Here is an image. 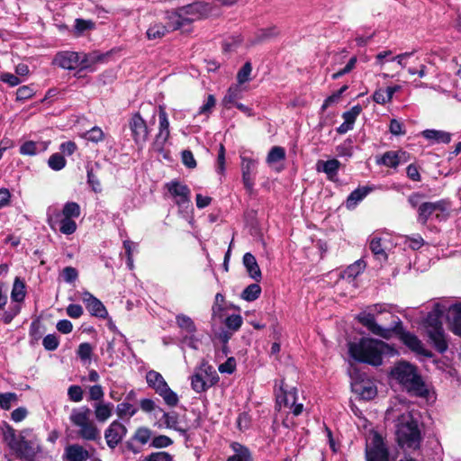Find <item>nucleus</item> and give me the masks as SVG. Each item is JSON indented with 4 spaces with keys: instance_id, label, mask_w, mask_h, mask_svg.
I'll use <instances>...</instances> for the list:
<instances>
[{
    "instance_id": "obj_1",
    "label": "nucleus",
    "mask_w": 461,
    "mask_h": 461,
    "mask_svg": "<svg viewBox=\"0 0 461 461\" xmlns=\"http://www.w3.org/2000/svg\"><path fill=\"white\" fill-rule=\"evenodd\" d=\"M386 419L396 422V438L402 447L412 449L419 447L420 433L417 421L405 402L395 398L386 411Z\"/></svg>"
},
{
    "instance_id": "obj_2",
    "label": "nucleus",
    "mask_w": 461,
    "mask_h": 461,
    "mask_svg": "<svg viewBox=\"0 0 461 461\" xmlns=\"http://www.w3.org/2000/svg\"><path fill=\"white\" fill-rule=\"evenodd\" d=\"M357 321L373 334L380 336L384 339H389L393 331H398L400 333V339L402 343L407 346L411 350L422 355L430 357V354L427 349L424 348L422 342L414 334L403 331L402 323L399 321L396 326L393 328H383L376 323L375 317L370 312H361L357 316Z\"/></svg>"
},
{
    "instance_id": "obj_3",
    "label": "nucleus",
    "mask_w": 461,
    "mask_h": 461,
    "mask_svg": "<svg viewBox=\"0 0 461 461\" xmlns=\"http://www.w3.org/2000/svg\"><path fill=\"white\" fill-rule=\"evenodd\" d=\"M390 377L411 395L418 397L428 395L429 391L417 368L408 362L396 363L390 371Z\"/></svg>"
},
{
    "instance_id": "obj_4",
    "label": "nucleus",
    "mask_w": 461,
    "mask_h": 461,
    "mask_svg": "<svg viewBox=\"0 0 461 461\" xmlns=\"http://www.w3.org/2000/svg\"><path fill=\"white\" fill-rule=\"evenodd\" d=\"M391 348L384 341L363 338L357 342L348 343V353L358 362L372 366L382 365V356L388 353Z\"/></svg>"
},
{
    "instance_id": "obj_5",
    "label": "nucleus",
    "mask_w": 461,
    "mask_h": 461,
    "mask_svg": "<svg viewBox=\"0 0 461 461\" xmlns=\"http://www.w3.org/2000/svg\"><path fill=\"white\" fill-rule=\"evenodd\" d=\"M447 311V304L446 303H437L434 304L433 310L428 313V316L424 321V327L429 341L440 353L445 352L448 347L446 334L440 321L443 313Z\"/></svg>"
},
{
    "instance_id": "obj_6",
    "label": "nucleus",
    "mask_w": 461,
    "mask_h": 461,
    "mask_svg": "<svg viewBox=\"0 0 461 461\" xmlns=\"http://www.w3.org/2000/svg\"><path fill=\"white\" fill-rule=\"evenodd\" d=\"M68 420L77 429V435L87 441H96L101 438L100 429L92 418V411L86 405L71 410Z\"/></svg>"
},
{
    "instance_id": "obj_7",
    "label": "nucleus",
    "mask_w": 461,
    "mask_h": 461,
    "mask_svg": "<svg viewBox=\"0 0 461 461\" xmlns=\"http://www.w3.org/2000/svg\"><path fill=\"white\" fill-rule=\"evenodd\" d=\"M101 56L95 53L60 51L56 54L53 63L63 69L73 70L77 68L86 69L101 60Z\"/></svg>"
},
{
    "instance_id": "obj_8",
    "label": "nucleus",
    "mask_w": 461,
    "mask_h": 461,
    "mask_svg": "<svg viewBox=\"0 0 461 461\" xmlns=\"http://www.w3.org/2000/svg\"><path fill=\"white\" fill-rule=\"evenodd\" d=\"M14 451L23 461H35L37 455L41 452L40 439L32 429H23L20 433Z\"/></svg>"
},
{
    "instance_id": "obj_9",
    "label": "nucleus",
    "mask_w": 461,
    "mask_h": 461,
    "mask_svg": "<svg viewBox=\"0 0 461 461\" xmlns=\"http://www.w3.org/2000/svg\"><path fill=\"white\" fill-rule=\"evenodd\" d=\"M146 380L149 386L155 390L168 406L174 407L178 403L177 394L169 388L160 373L150 370L146 375Z\"/></svg>"
},
{
    "instance_id": "obj_10",
    "label": "nucleus",
    "mask_w": 461,
    "mask_h": 461,
    "mask_svg": "<svg viewBox=\"0 0 461 461\" xmlns=\"http://www.w3.org/2000/svg\"><path fill=\"white\" fill-rule=\"evenodd\" d=\"M219 380L218 375L212 366L203 363L191 377V386L196 393H203L214 385Z\"/></svg>"
},
{
    "instance_id": "obj_11",
    "label": "nucleus",
    "mask_w": 461,
    "mask_h": 461,
    "mask_svg": "<svg viewBox=\"0 0 461 461\" xmlns=\"http://www.w3.org/2000/svg\"><path fill=\"white\" fill-rule=\"evenodd\" d=\"M366 461H389L388 449L377 432L371 434L366 444Z\"/></svg>"
},
{
    "instance_id": "obj_12",
    "label": "nucleus",
    "mask_w": 461,
    "mask_h": 461,
    "mask_svg": "<svg viewBox=\"0 0 461 461\" xmlns=\"http://www.w3.org/2000/svg\"><path fill=\"white\" fill-rule=\"evenodd\" d=\"M165 188L179 207H187L190 204L191 191L186 185L173 180L167 183Z\"/></svg>"
},
{
    "instance_id": "obj_13",
    "label": "nucleus",
    "mask_w": 461,
    "mask_h": 461,
    "mask_svg": "<svg viewBox=\"0 0 461 461\" xmlns=\"http://www.w3.org/2000/svg\"><path fill=\"white\" fill-rule=\"evenodd\" d=\"M158 120V132L153 141V148L155 150L161 152L163 151L164 146L170 136L169 121L163 106H159Z\"/></svg>"
},
{
    "instance_id": "obj_14",
    "label": "nucleus",
    "mask_w": 461,
    "mask_h": 461,
    "mask_svg": "<svg viewBox=\"0 0 461 461\" xmlns=\"http://www.w3.org/2000/svg\"><path fill=\"white\" fill-rule=\"evenodd\" d=\"M129 127L136 144L142 145L147 141L149 130L146 124V122L139 113H135L131 116L129 121Z\"/></svg>"
},
{
    "instance_id": "obj_15",
    "label": "nucleus",
    "mask_w": 461,
    "mask_h": 461,
    "mask_svg": "<svg viewBox=\"0 0 461 461\" xmlns=\"http://www.w3.org/2000/svg\"><path fill=\"white\" fill-rule=\"evenodd\" d=\"M188 24L209 15L212 7L203 2H195L180 7Z\"/></svg>"
},
{
    "instance_id": "obj_16",
    "label": "nucleus",
    "mask_w": 461,
    "mask_h": 461,
    "mask_svg": "<svg viewBox=\"0 0 461 461\" xmlns=\"http://www.w3.org/2000/svg\"><path fill=\"white\" fill-rule=\"evenodd\" d=\"M448 203L445 200L437 202H424L418 208V221L425 225L429 218L436 212H444L447 211Z\"/></svg>"
},
{
    "instance_id": "obj_17",
    "label": "nucleus",
    "mask_w": 461,
    "mask_h": 461,
    "mask_svg": "<svg viewBox=\"0 0 461 461\" xmlns=\"http://www.w3.org/2000/svg\"><path fill=\"white\" fill-rule=\"evenodd\" d=\"M127 434V429L118 420L113 421L104 431L107 446L113 449Z\"/></svg>"
},
{
    "instance_id": "obj_18",
    "label": "nucleus",
    "mask_w": 461,
    "mask_h": 461,
    "mask_svg": "<svg viewBox=\"0 0 461 461\" xmlns=\"http://www.w3.org/2000/svg\"><path fill=\"white\" fill-rule=\"evenodd\" d=\"M240 158L243 184L248 190H251L254 185L253 175L257 168L258 160L244 154L240 156Z\"/></svg>"
},
{
    "instance_id": "obj_19",
    "label": "nucleus",
    "mask_w": 461,
    "mask_h": 461,
    "mask_svg": "<svg viewBox=\"0 0 461 461\" xmlns=\"http://www.w3.org/2000/svg\"><path fill=\"white\" fill-rule=\"evenodd\" d=\"M82 300L91 315L105 319L108 312L103 303L88 292H85Z\"/></svg>"
},
{
    "instance_id": "obj_20",
    "label": "nucleus",
    "mask_w": 461,
    "mask_h": 461,
    "mask_svg": "<svg viewBox=\"0 0 461 461\" xmlns=\"http://www.w3.org/2000/svg\"><path fill=\"white\" fill-rule=\"evenodd\" d=\"M279 405L284 404L289 408L294 415L298 416L302 413L303 406L302 403H296V390L294 388L290 391H284L283 395L277 397Z\"/></svg>"
},
{
    "instance_id": "obj_21",
    "label": "nucleus",
    "mask_w": 461,
    "mask_h": 461,
    "mask_svg": "<svg viewBox=\"0 0 461 461\" xmlns=\"http://www.w3.org/2000/svg\"><path fill=\"white\" fill-rule=\"evenodd\" d=\"M369 249L377 260L382 262L387 261L388 255L386 250L388 249V246L385 240L375 235L370 237Z\"/></svg>"
},
{
    "instance_id": "obj_22",
    "label": "nucleus",
    "mask_w": 461,
    "mask_h": 461,
    "mask_svg": "<svg viewBox=\"0 0 461 461\" xmlns=\"http://www.w3.org/2000/svg\"><path fill=\"white\" fill-rule=\"evenodd\" d=\"M165 17L168 32L182 29L188 24L180 7L167 11Z\"/></svg>"
},
{
    "instance_id": "obj_23",
    "label": "nucleus",
    "mask_w": 461,
    "mask_h": 461,
    "mask_svg": "<svg viewBox=\"0 0 461 461\" xmlns=\"http://www.w3.org/2000/svg\"><path fill=\"white\" fill-rule=\"evenodd\" d=\"M447 319L452 331L461 337V303L447 305Z\"/></svg>"
},
{
    "instance_id": "obj_24",
    "label": "nucleus",
    "mask_w": 461,
    "mask_h": 461,
    "mask_svg": "<svg viewBox=\"0 0 461 461\" xmlns=\"http://www.w3.org/2000/svg\"><path fill=\"white\" fill-rule=\"evenodd\" d=\"M90 455L81 445L73 444L65 448V458L67 461H86Z\"/></svg>"
},
{
    "instance_id": "obj_25",
    "label": "nucleus",
    "mask_w": 461,
    "mask_h": 461,
    "mask_svg": "<svg viewBox=\"0 0 461 461\" xmlns=\"http://www.w3.org/2000/svg\"><path fill=\"white\" fill-rule=\"evenodd\" d=\"M94 413L98 422L107 421L113 415V404L104 401L95 402L93 405Z\"/></svg>"
},
{
    "instance_id": "obj_26",
    "label": "nucleus",
    "mask_w": 461,
    "mask_h": 461,
    "mask_svg": "<svg viewBox=\"0 0 461 461\" xmlns=\"http://www.w3.org/2000/svg\"><path fill=\"white\" fill-rule=\"evenodd\" d=\"M47 221L52 230H56L59 224L75 221L70 216H65L57 207L50 206L47 210Z\"/></svg>"
},
{
    "instance_id": "obj_27",
    "label": "nucleus",
    "mask_w": 461,
    "mask_h": 461,
    "mask_svg": "<svg viewBox=\"0 0 461 461\" xmlns=\"http://www.w3.org/2000/svg\"><path fill=\"white\" fill-rule=\"evenodd\" d=\"M339 166L340 162L335 158L327 161L319 160L316 164V169L319 172H324L329 179L333 180L338 174Z\"/></svg>"
},
{
    "instance_id": "obj_28",
    "label": "nucleus",
    "mask_w": 461,
    "mask_h": 461,
    "mask_svg": "<svg viewBox=\"0 0 461 461\" xmlns=\"http://www.w3.org/2000/svg\"><path fill=\"white\" fill-rule=\"evenodd\" d=\"M243 264L249 275V276L256 280L259 281L262 277L260 268L256 260V258L251 253H246L243 256Z\"/></svg>"
},
{
    "instance_id": "obj_29",
    "label": "nucleus",
    "mask_w": 461,
    "mask_h": 461,
    "mask_svg": "<svg viewBox=\"0 0 461 461\" xmlns=\"http://www.w3.org/2000/svg\"><path fill=\"white\" fill-rule=\"evenodd\" d=\"M421 135L433 143H448L451 140V134L447 131L438 130H425Z\"/></svg>"
},
{
    "instance_id": "obj_30",
    "label": "nucleus",
    "mask_w": 461,
    "mask_h": 461,
    "mask_svg": "<svg viewBox=\"0 0 461 461\" xmlns=\"http://www.w3.org/2000/svg\"><path fill=\"white\" fill-rule=\"evenodd\" d=\"M231 448L234 452L227 461H251V454L248 447L242 446L240 443H232Z\"/></svg>"
},
{
    "instance_id": "obj_31",
    "label": "nucleus",
    "mask_w": 461,
    "mask_h": 461,
    "mask_svg": "<svg viewBox=\"0 0 461 461\" xmlns=\"http://www.w3.org/2000/svg\"><path fill=\"white\" fill-rule=\"evenodd\" d=\"M25 284L20 277H15L12 292L11 298L14 302L21 303L25 297Z\"/></svg>"
},
{
    "instance_id": "obj_32",
    "label": "nucleus",
    "mask_w": 461,
    "mask_h": 461,
    "mask_svg": "<svg viewBox=\"0 0 461 461\" xmlns=\"http://www.w3.org/2000/svg\"><path fill=\"white\" fill-rule=\"evenodd\" d=\"M164 425L167 429H175L182 434L185 433V429L178 426V416L176 412H165L163 411L162 419Z\"/></svg>"
},
{
    "instance_id": "obj_33",
    "label": "nucleus",
    "mask_w": 461,
    "mask_h": 461,
    "mask_svg": "<svg viewBox=\"0 0 461 461\" xmlns=\"http://www.w3.org/2000/svg\"><path fill=\"white\" fill-rule=\"evenodd\" d=\"M46 148L44 143L38 144L32 140H28L20 147V153L25 156H34L40 150L46 149Z\"/></svg>"
},
{
    "instance_id": "obj_34",
    "label": "nucleus",
    "mask_w": 461,
    "mask_h": 461,
    "mask_svg": "<svg viewBox=\"0 0 461 461\" xmlns=\"http://www.w3.org/2000/svg\"><path fill=\"white\" fill-rule=\"evenodd\" d=\"M176 324L180 329L185 330L187 334H194L196 328L193 320L185 314H178L176 317Z\"/></svg>"
},
{
    "instance_id": "obj_35",
    "label": "nucleus",
    "mask_w": 461,
    "mask_h": 461,
    "mask_svg": "<svg viewBox=\"0 0 461 461\" xmlns=\"http://www.w3.org/2000/svg\"><path fill=\"white\" fill-rule=\"evenodd\" d=\"M368 194V190L366 188H357L354 190L348 197L346 201V206L348 209H353L356 205L362 201Z\"/></svg>"
},
{
    "instance_id": "obj_36",
    "label": "nucleus",
    "mask_w": 461,
    "mask_h": 461,
    "mask_svg": "<svg viewBox=\"0 0 461 461\" xmlns=\"http://www.w3.org/2000/svg\"><path fill=\"white\" fill-rule=\"evenodd\" d=\"M168 32L167 27L162 23H154L151 24L147 30V37L149 40H157L160 39Z\"/></svg>"
},
{
    "instance_id": "obj_37",
    "label": "nucleus",
    "mask_w": 461,
    "mask_h": 461,
    "mask_svg": "<svg viewBox=\"0 0 461 461\" xmlns=\"http://www.w3.org/2000/svg\"><path fill=\"white\" fill-rule=\"evenodd\" d=\"M243 89L239 85L230 86L223 98V103L227 106L228 104H235L236 100L241 98Z\"/></svg>"
},
{
    "instance_id": "obj_38",
    "label": "nucleus",
    "mask_w": 461,
    "mask_h": 461,
    "mask_svg": "<svg viewBox=\"0 0 461 461\" xmlns=\"http://www.w3.org/2000/svg\"><path fill=\"white\" fill-rule=\"evenodd\" d=\"M365 269V263L357 260L354 264L348 267L341 275L342 278H355Z\"/></svg>"
},
{
    "instance_id": "obj_39",
    "label": "nucleus",
    "mask_w": 461,
    "mask_h": 461,
    "mask_svg": "<svg viewBox=\"0 0 461 461\" xmlns=\"http://www.w3.org/2000/svg\"><path fill=\"white\" fill-rule=\"evenodd\" d=\"M261 294V287L258 284L248 285L241 294V298L247 302L255 301Z\"/></svg>"
},
{
    "instance_id": "obj_40",
    "label": "nucleus",
    "mask_w": 461,
    "mask_h": 461,
    "mask_svg": "<svg viewBox=\"0 0 461 461\" xmlns=\"http://www.w3.org/2000/svg\"><path fill=\"white\" fill-rule=\"evenodd\" d=\"M285 158V150L280 146H274L267 154V163L272 165Z\"/></svg>"
},
{
    "instance_id": "obj_41",
    "label": "nucleus",
    "mask_w": 461,
    "mask_h": 461,
    "mask_svg": "<svg viewBox=\"0 0 461 461\" xmlns=\"http://www.w3.org/2000/svg\"><path fill=\"white\" fill-rule=\"evenodd\" d=\"M377 164L395 168L399 166L395 151H387L381 158L376 159Z\"/></svg>"
},
{
    "instance_id": "obj_42",
    "label": "nucleus",
    "mask_w": 461,
    "mask_h": 461,
    "mask_svg": "<svg viewBox=\"0 0 461 461\" xmlns=\"http://www.w3.org/2000/svg\"><path fill=\"white\" fill-rule=\"evenodd\" d=\"M82 138L86 139L88 141L98 143L104 140V133L101 128L95 126L91 130L84 132L82 134Z\"/></svg>"
},
{
    "instance_id": "obj_43",
    "label": "nucleus",
    "mask_w": 461,
    "mask_h": 461,
    "mask_svg": "<svg viewBox=\"0 0 461 461\" xmlns=\"http://www.w3.org/2000/svg\"><path fill=\"white\" fill-rule=\"evenodd\" d=\"M18 395L15 393H0V408L9 410L13 404L17 403Z\"/></svg>"
},
{
    "instance_id": "obj_44",
    "label": "nucleus",
    "mask_w": 461,
    "mask_h": 461,
    "mask_svg": "<svg viewBox=\"0 0 461 461\" xmlns=\"http://www.w3.org/2000/svg\"><path fill=\"white\" fill-rule=\"evenodd\" d=\"M151 437L152 431L149 428L140 427L135 431L133 439L141 445H145L150 440Z\"/></svg>"
},
{
    "instance_id": "obj_45",
    "label": "nucleus",
    "mask_w": 461,
    "mask_h": 461,
    "mask_svg": "<svg viewBox=\"0 0 461 461\" xmlns=\"http://www.w3.org/2000/svg\"><path fill=\"white\" fill-rule=\"evenodd\" d=\"M68 397L73 402H80L84 399V390L80 385L72 384L68 388Z\"/></svg>"
},
{
    "instance_id": "obj_46",
    "label": "nucleus",
    "mask_w": 461,
    "mask_h": 461,
    "mask_svg": "<svg viewBox=\"0 0 461 461\" xmlns=\"http://www.w3.org/2000/svg\"><path fill=\"white\" fill-rule=\"evenodd\" d=\"M104 392L100 384H95L88 387V401L99 402L104 401Z\"/></svg>"
},
{
    "instance_id": "obj_47",
    "label": "nucleus",
    "mask_w": 461,
    "mask_h": 461,
    "mask_svg": "<svg viewBox=\"0 0 461 461\" xmlns=\"http://www.w3.org/2000/svg\"><path fill=\"white\" fill-rule=\"evenodd\" d=\"M216 100L212 95H209L206 102L199 108L196 115H203L205 118H208L211 114L213 107L215 106Z\"/></svg>"
},
{
    "instance_id": "obj_48",
    "label": "nucleus",
    "mask_w": 461,
    "mask_h": 461,
    "mask_svg": "<svg viewBox=\"0 0 461 461\" xmlns=\"http://www.w3.org/2000/svg\"><path fill=\"white\" fill-rule=\"evenodd\" d=\"M93 347L88 342L81 343L77 351V357L84 362L91 359Z\"/></svg>"
},
{
    "instance_id": "obj_49",
    "label": "nucleus",
    "mask_w": 461,
    "mask_h": 461,
    "mask_svg": "<svg viewBox=\"0 0 461 461\" xmlns=\"http://www.w3.org/2000/svg\"><path fill=\"white\" fill-rule=\"evenodd\" d=\"M48 164L51 169L58 171L66 166V160L61 154L55 153L50 157Z\"/></svg>"
},
{
    "instance_id": "obj_50",
    "label": "nucleus",
    "mask_w": 461,
    "mask_h": 461,
    "mask_svg": "<svg viewBox=\"0 0 461 461\" xmlns=\"http://www.w3.org/2000/svg\"><path fill=\"white\" fill-rule=\"evenodd\" d=\"M173 444V440L166 435H158L152 438L150 447L154 448H165Z\"/></svg>"
},
{
    "instance_id": "obj_51",
    "label": "nucleus",
    "mask_w": 461,
    "mask_h": 461,
    "mask_svg": "<svg viewBox=\"0 0 461 461\" xmlns=\"http://www.w3.org/2000/svg\"><path fill=\"white\" fill-rule=\"evenodd\" d=\"M60 212H62L65 216H70L75 219L80 215V207L75 202H68L65 203Z\"/></svg>"
},
{
    "instance_id": "obj_52",
    "label": "nucleus",
    "mask_w": 461,
    "mask_h": 461,
    "mask_svg": "<svg viewBox=\"0 0 461 461\" xmlns=\"http://www.w3.org/2000/svg\"><path fill=\"white\" fill-rule=\"evenodd\" d=\"M4 439L13 450L17 447L19 438L17 439L14 429L10 426H6L4 431Z\"/></svg>"
},
{
    "instance_id": "obj_53",
    "label": "nucleus",
    "mask_w": 461,
    "mask_h": 461,
    "mask_svg": "<svg viewBox=\"0 0 461 461\" xmlns=\"http://www.w3.org/2000/svg\"><path fill=\"white\" fill-rule=\"evenodd\" d=\"M252 71V66L250 62H246L237 74V80L240 85H242L249 81V76Z\"/></svg>"
},
{
    "instance_id": "obj_54",
    "label": "nucleus",
    "mask_w": 461,
    "mask_h": 461,
    "mask_svg": "<svg viewBox=\"0 0 461 461\" xmlns=\"http://www.w3.org/2000/svg\"><path fill=\"white\" fill-rule=\"evenodd\" d=\"M138 410L129 402H122L117 405V413L120 417L129 415L132 417L137 413Z\"/></svg>"
},
{
    "instance_id": "obj_55",
    "label": "nucleus",
    "mask_w": 461,
    "mask_h": 461,
    "mask_svg": "<svg viewBox=\"0 0 461 461\" xmlns=\"http://www.w3.org/2000/svg\"><path fill=\"white\" fill-rule=\"evenodd\" d=\"M362 111V108L360 105H355L353 106L349 111H347L343 113L342 117L344 119V122L347 123H350L351 125H354L355 121L357 117L360 114Z\"/></svg>"
},
{
    "instance_id": "obj_56",
    "label": "nucleus",
    "mask_w": 461,
    "mask_h": 461,
    "mask_svg": "<svg viewBox=\"0 0 461 461\" xmlns=\"http://www.w3.org/2000/svg\"><path fill=\"white\" fill-rule=\"evenodd\" d=\"M141 461H174L173 456L165 451L154 452L145 456Z\"/></svg>"
},
{
    "instance_id": "obj_57",
    "label": "nucleus",
    "mask_w": 461,
    "mask_h": 461,
    "mask_svg": "<svg viewBox=\"0 0 461 461\" xmlns=\"http://www.w3.org/2000/svg\"><path fill=\"white\" fill-rule=\"evenodd\" d=\"M59 339L54 334H49L45 336L42 340L44 348L50 351L55 350L59 347Z\"/></svg>"
},
{
    "instance_id": "obj_58",
    "label": "nucleus",
    "mask_w": 461,
    "mask_h": 461,
    "mask_svg": "<svg viewBox=\"0 0 461 461\" xmlns=\"http://www.w3.org/2000/svg\"><path fill=\"white\" fill-rule=\"evenodd\" d=\"M242 324V318L239 314H232L227 317L225 321V325L228 329L232 330H238Z\"/></svg>"
},
{
    "instance_id": "obj_59",
    "label": "nucleus",
    "mask_w": 461,
    "mask_h": 461,
    "mask_svg": "<svg viewBox=\"0 0 461 461\" xmlns=\"http://www.w3.org/2000/svg\"><path fill=\"white\" fill-rule=\"evenodd\" d=\"M373 99L375 103L380 104H384L392 100L386 90L382 88L377 89L374 93Z\"/></svg>"
},
{
    "instance_id": "obj_60",
    "label": "nucleus",
    "mask_w": 461,
    "mask_h": 461,
    "mask_svg": "<svg viewBox=\"0 0 461 461\" xmlns=\"http://www.w3.org/2000/svg\"><path fill=\"white\" fill-rule=\"evenodd\" d=\"M20 310L21 308L17 304L10 307L7 311H5L3 313L2 321L5 324L10 323L14 320V318L20 312Z\"/></svg>"
},
{
    "instance_id": "obj_61",
    "label": "nucleus",
    "mask_w": 461,
    "mask_h": 461,
    "mask_svg": "<svg viewBox=\"0 0 461 461\" xmlns=\"http://www.w3.org/2000/svg\"><path fill=\"white\" fill-rule=\"evenodd\" d=\"M34 91L29 86H23L17 89L16 92V99L17 100H26L33 96Z\"/></svg>"
},
{
    "instance_id": "obj_62",
    "label": "nucleus",
    "mask_w": 461,
    "mask_h": 461,
    "mask_svg": "<svg viewBox=\"0 0 461 461\" xmlns=\"http://www.w3.org/2000/svg\"><path fill=\"white\" fill-rule=\"evenodd\" d=\"M140 406L144 412L148 413L155 411L156 409H158L160 411H162V410L156 405L153 400L148 398L141 399L140 401Z\"/></svg>"
},
{
    "instance_id": "obj_63",
    "label": "nucleus",
    "mask_w": 461,
    "mask_h": 461,
    "mask_svg": "<svg viewBox=\"0 0 461 461\" xmlns=\"http://www.w3.org/2000/svg\"><path fill=\"white\" fill-rule=\"evenodd\" d=\"M1 81L8 84L10 86H16L21 83L19 77L11 73H2L0 75Z\"/></svg>"
},
{
    "instance_id": "obj_64",
    "label": "nucleus",
    "mask_w": 461,
    "mask_h": 461,
    "mask_svg": "<svg viewBox=\"0 0 461 461\" xmlns=\"http://www.w3.org/2000/svg\"><path fill=\"white\" fill-rule=\"evenodd\" d=\"M77 271L75 267H67L62 271V276L67 283H72L77 278Z\"/></svg>"
}]
</instances>
